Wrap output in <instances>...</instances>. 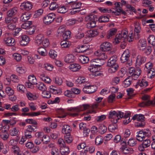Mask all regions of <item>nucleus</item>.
I'll return each instance as SVG.
<instances>
[{
  "label": "nucleus",
  "instance_id": "obj_1",
  "mask_svg": "<svg viewBox=\"0 0 155 155\" xmlns=\"http://www.w3.org/2000/svg\"><path fill=\"white\" fill-rule=\"evenodd\" d=\"M91 65L88 68V70L91 72L92 75L94 76L100 75L101 73L99 71L98 68L103 65L104 62L101 61L98 59H94L91 60Z\"/></svg>",
  "mask_w": 155,
  "mask_h": 155
},
{
  "label": "nucleus",
  "instance_id": "obj_2",
  "mask_svg": "<svg viewBox=\"0 0 155 155\" xmlns=\"http://www.w3.org/2000/svg\"><path fill=\"white\" fill-rule=\"evenodd\" d=\"M128 31L126 30H123L121 32L116 35L114 42L117 44L122 41L127 40L129 42L132 41L134 39V36L132 32L130 33L128 36Z\"/></svg>",
  "mask_w": 155,
  "mask_h": 155
},
{
  "label": "nucleus",
  "instance_id": "obj_3",
  "mask_svg": "<svg viewBox=\"0 0 155 155\" xmlns=\"http://www.w3.org/2000/svg\"><path fill=\"white\" fill-rule=\"evenodd\" d=\"M123 117V113L120 111L116 112L111 110L109 112L108 118L111 119V121L114 124L117 123L118 120Z\"/></svg>",
  "mask_w": 155,
  "mask_h": 155
},
{
  "label": "nucleus",
  "instance_id": "obj_4",
  "mask_svg": "<svg viewBox=\"0 0 155 155\" xmlns=\"http://www.w3.org/2000/svg\"><path fill=\"white\" fill-rule=\"evenodd\" d=\"M116 58L112 57L110 58L107 62V65L110 67L108 70L109 73H114L118 69V66L116 62Z\"/></svg>",
  "mask_w": 155,
  "mask_h": 155
},
{
  "label": "nucleus",
  "instance_id": "obj_5",
  "mask_svg": "<svg viewBox=\"0 0 155 155\" xmlns=\"http://www.w3.org/2000/svg\"><path fill=\"white\" fill-rule=\"evenodd\" d=\"M18 20L17 18L8 17L5 19V23L7 24V27L10 30H12L15 28V23Z\"/></svg>",
  "mask_w": 155,
  "mask_h": 155
},
{
  "label": "nucleus",
  "instance_id": "obj_6",
  "mask_svg": "<svg viewBox=\"0 0 155 155\" xmlns=\"http://www.w3.org/2000/svg\"><path fill=\"white\" fill-rule=\"evenodd\" d=\"M149 97L147 95H145L142 97V99L144 101L139 104V106L141 107L145 106H154L155 104V98L152 101L149 100Z\"/></svg>",
  "mask_w": 155,
  "mask_h": 155
},
{
  "label": "nucleus",
  "instance_id": "obj_7",
  "mask_svg": "<svg viewBox=\"0 0 155 155\" xmlns=\"http://www.w3.org/2000/svg\"><path fill=\"white\" fill-rule=\"evenodd\" d=\"M28 82H26L25 85L28 87L32 88L33 85L36 84L37 80L35 77L33 75H30L28 77Z\"/></svg>",
  "mask_w": 155,
  "mask_h": 155
},
{
  "label": "nucleus",
  "instance_id": "obj_8",
  "mask_svg": "<svg viewBox=\"0 0 155 155\" xmlns=\"http://www.w3.org/2000/svg\"><path fill=\"white\" fill-rule=\"evenodd\" d=\"M55 18V14L53 13H50L44 17V22L45 24H50L53 21Z\"/></svg>",
  "mask_w": 155,
  "mask_h": 155
},
{
  "label": "nucleus",
  "instance_id": "obj_9",
  "mask_svg": "<svg viewBox=\"0 0 155 155\" xmlns=\"http://www.w3.org/2000/svg\"><path fill=\"white\" fill-rule=\"evenodd\" d=\"M97 89V87L95 85H85L83 91L85 93L91 94L95 92Z\"/></svg>",
  "mask_w": 155,
  "mask_h": 155
},
{
  "label": "nucleus",
  "instance_id": "obj_10",
  "mask_svg": "<svg viewBox=\"0 0 155 155\" xmlns=\"http://www.w3.org/2000/svg\"><path fill=\"white\" fill-rule=\"evenodd\" d=\"M20 8L22 10L29 11L32 7L31 3L30 2H24L20 5Z\"/></svg>",
  "mask_w": 155,
  "mask_h": 155
},
{
  "label": "nucleus",
  "instance_id": "obj_11",
  "mask_svg": "<svg viewBox=\"0 0 155 155\" xmlns=\"http://www.w3.org/2000/svg\"><path fill=\"white\" fill-rule=\"evenodd\" d=\"M140 31V27L139 23L137 22L135 23L134 34H133V35L134 37H134L136 39H138L139 38L140 36L139 34Z\"/></svg>",
  "mask_w": 155,
  "mask_h": 155
},
{
  "label": "nucleus",
  "instance_id": "obj_12",
  "mask_svg": "<svg viewBox=\"0 0 155 155\" xmlns=\"http://www.w3.org/2000/svg\"><path fill=\"white\" fill-rule=\"evenodd\" d=\"M68 110L74 113H71V115L72 117H74L78 116V113L81 111L80 106L73 107H70L68 108Z\"/></svg>",
  "mask_w": 155,
  "mask_h": 155
},
{
  "label": "nucleus",
  "instance_id": "obj_13",
  "mask_svg": "<svg viewBox=\"0 0 155 155\" xmlns=\"http://www.w3.org/2000/svg\"><path fill=\"white\" fill-rule=\"evenodd\" d=\"M130 52L128 49L125 50L120 57V60L122 63L127 62L130 56Z\"/></svg>",
  "mask_w": 155,
  "mask_h": 155
},
{
  "label": "nucleus",
  "instance_id": "obj_14",
  "mask_svg": "<svg viewBox=\"0 0 155 155\" xmlns=\"http://www.w3.org/2000/svg\"><path fill=\"white\" fill-rule=\"evenodd\" d=\"M112 47V44L108 42H103L100 45L101 49L103 51H107L110 50Z\"/></svg>",
  "mask_w": 155,
  "mask_h": 155
},
{
  "label": "nucleus",
  "instance_id": "obj_15",
  "mask_svg": "<svg viewBox=\"0 0 155 155\" xmlns=\"http://www.w3.org/2000/svg\"><path fill=\"white\" fill-rule=\"evenodd\" d=\"M15 40L11 37H7L5 35L4 39V43L7 46H13L15 45Z\"/></svg>",
  "mask_w": 155,
  "mask_h": 155
},
{
  "label": "nucleus",
  "instance_id": "obj_16",
  "mask_svg": "<svg viewBox=\"0 0 155 155\" xmlns=\"http://www.w3.org/2000/svg\"><path fill=\"white\" fill-rule=\"evenodd\" d=\"M21 40L20 41V45L23 46H25L30 41L29 37L25 35H22L21 36Z\"/></svg>",
  "mask_w": 155,
  "mask_h": 155
},
{
  "label": "nucleus",
  "instance_id": "obj_17",
  "mask_svg": "<svg viewBox=\"0 0 155 155\" xmlns=\"http://www.w3.org/2000/svg\"><path fill=\"white\" fill-rule=\"evenodd\" d=\"M81 65L78 63H73L70 64L68 66L69 69L73 72L78 71L81 68Z\"/></svg>",
  "mask_w": 155,
  "mask_h": 155
},
{
  "label": "nucleus",
  "instance_id": "obj_18",
  "mask_svg": "<svg viewBox=\"0 0 155 155\" xmlns=\"http://www.w3.org/2000/svg\"><path fill=\"white\" fill-rule=\"evenodd\" d=\"M146 61V58L143 56L138 55L137 56L136 61V65L140 66L144 63Z\"/></svg>",
  "mask_w": 155,
  "mask_h": 155
},
{
  "label": "nucleus",
  "instance_id": "obj_19",
  "mask_svg": "<svg viewBox=\"0 0 155 155\" xmlns=\"http://www.w3.org/2000/svg\"><path fill=\"white\" fill-rule=\"evenodd\" d=\"M49 91L53 94H60L62 92L61 90L53 86H51L49 87Z\"/></svg>",
  "mask_w": 155,
  "mask_h": 155
},
{
  "label": "nucleus",
  "instance_id": "obj_20",
  "mask_svg": "<svg viewBox=\"0 0 155 155\" xmlns=\"http://www.w3.org/2000/svg\"><path fill=\"white\" fill-rule=\"evenodd\" d=\"M75 60V57L72 54H69L66 55L64 59V61L68 63L74 62Z\"/></svg>",
  "mask_w": 155,
  "mask_h": 155
},
{
  "label": "nucleus",
  "instance_id": "obj_21",
  "mask_svg": "<svg viewBox=\"0 0 155 155\" xmlns=\"http://www.w3.org/2000/svg\"><path fill=\"white\" fill-rule=\"evenodd\" d=\"M44 39V38L43 35L41 34L38 35L35 39V44L38 46L41 45Z\"/></svg>",
  "mask_w": 155,
  "mask_h": 155
},
{
  "label": "nucleus",
  "instance_id": "obj_22",
  "mask_svg": "<svg viewBox=\"0 0 155 155\" xmlns=\"http://www.w3.org/2000/svg\"><path fill=\"white\" fill-rule=\"evenodd\" d=\"M26 95L28 99L30 101L35 100L38 97L37 95L35 93H31L29 91L27 92Z\"/></svg>",
  "mask_w": 155,
  "mask_h": 155
},
{
  "label": "nucleus",
  "instance_id": "obj_23",
  "mask_svg": "<svg viewBox=\"0 0 155 155\" xmlns=\"http://www.w3.org/2000/svg\"><path fill=\"white\" fill-rule=\"evenodd\" d=\"M71 130V128L69 126L65 124L63 126L61 131L63 134H70Z\"/></svg>",
  "mask_w": 155,
  "mask_h": 155
},
{
  "label": "nucleus",
  "instance_id": "obj_24",
  "mask_svg": "<svg viewBox=\"0 0 155 155\" xmlns=\"http://www.w3.org/2000/svg\"><path fill=\"white\" fill-rule=\"evenodd\" d=\"M81 2L77 0L68 6L70 7L71 8L73 9H77L80 8L81 6Z\"/></svg>",
  "mask_w": 155,
  "mask_h": 155
},
{
  "label": "nucleus",
  "instance_id": "obj_25",
  "mask_svg": "<svg viewBox=\"0 0 155 155\" xmlns=\"http://www.w3.org/2000/svg\"><path fill=\"white\" fill-rule=\"evenodd\" d=\"M117 31V29L116 28H114L110 29L107 34V38L108 39L112 38V36L114 35L116 33Z\"/></svg>",
  "mask_w": 155,
  "mask_h": 155
},
{
  "label": "nucleus",
  "instance_id": "obj_26",
  "mask_svg": "<svg viewBox=\"0 0 155 155\" xmlns=\"http://www.w3.org/2000/svg\"><path fill=\"white\" fill-rule=\"evenodd\" d=\"M30 14L28 12H25L23 13L20 17V20L22 21H27L30 18Z\"/></svg>",
  "mask_w": 155,
  "mask_h": 155
},
{
  "label": "nucleus",
  "instance_id": "obj_27",
  "mask_svg": "<svg viewBox=\"0 0 155 155\" xmlns=\"http://www.w3.org/2000/svg\"><path fill=\"white\" fill-rule=\"evenodd\" d=\"M19 133L18 128L14 127L11 128L9 130L10 135L12 136H17Z\"/></svg>",
  "mask_w": 155,
  "mask_h": 155
},
{
  "label": "nucleus",
  "instance_id": "obj_28",
  "mask_svg": "<svg viewBox=\"0 0 155 155\" xmlns=\"http://www.w3.org/2000/svg\"><path fill=\"white\" fill-rule=\"evenodd\" d=\"M144 116L141 114H135L132 118L133 120H136L139 121H144Z\"/></svg>",
  "mask_w": 155,
  "mask_h": 155
},
{
  "label": "nucleus",
  "instance_id": "obj_29",
  "mask_svg": "<svg viewBox=\"0 0 155 155\" xmlns=\"http://www.w3.org/2000/svg\"><path fill=\"white\" fill-rule=\"evenodd\" d=\"M78 59L82 64L87 63L89 61L88 57L84 55H80L79 56Z\"/></svg>",
  "mask_w": 155,
  "mask_h": 155
},
{
  "label": "nucleus",
  "instance_id": "obj_30",
  "mask_svg": "<svg viewBox=\"0 0 155 155\" xmlns=\"http://www.w3.org/2000/svg\"><path fill=\"white\" fill-rule=\"evenodd\" d=\"M131 82V79L130 77L127 78L123 81L122 85L124 87H127L130 86Z\"/></svg>",
  "mask_w": 155,
  "mask_h": 155
},
{
  "label": "nucleus",
  "instance_id": "obj_31",
  "mask_svg": "<svg viewBox=\"0 0 155 155\" xmlns=\"http://www.w3.org/2000/svg\"><path fill=\"white\" fill-rule=\"evenodd\" d=\"M40 78L43 81L47 84L50 83L51 81V80L48 76H45L44 74H41Z\"/></svg>",
  "mask_w": 155,
  "mask_h": 155
},
{
  "label": "nucleus",
  "instance_id": "obj_32",
  "mask_svg": "<svg viewBox=\"0 0 155 155\" xmlns=\"http://www.w3.org/2000/svg\"><path fill=\"white\" fill-rule=\"evenodd\" d=\"M88 34L89 37H94L98 35L99 31L97 29H92L89 31H88Z\"/></svg>",
  "mask_w": 155,
  "mask_h": 155
},
{
  "label": "nucleus",
  "instance_id": "obj_33",
  "mask_svg": "<svg viewBox=\"0 0 155 155\" xmlns=\"http://www.w3.org/2000/svg\"><path fill=\"white\" fill-rule=\"evenodd\" d=\"M147 72L148 78L151 79L155 77V69H151Z\"/></svg>",
  "mask_w": 155,
  "mask_h": 155
},
{
  "label": "nucleus",
  "instance_id": "obj_34",
  "mask_svg": "<svg viewBox=\"0 0 155 155\" xmlns=\"http://www.w3.org/2000/svg\"><path fill=\"white\" fill-rule=\"evenodd\" d=\"M38 52L40 55L43 56H45L47 54V52L46 49L42 47L39 48L38 49Z\"/></svg>",
  "mask_w": 155,
  "mask_h": 155
},
{
  "label": "nucleus",
  "instance_id": "obj_35",
  "mask_svg": "<svg viewBox=\"0 0 155 155\" xmlns=\"http://www.w3.org/2000/svg\"><path fill=\"white\" fill-rule=\"evenodd\" d=\"M36 85V87L38 89L42 92L47 89L46 86L43 83L38 82Z\"/></svg>",
  "mask_w": 155,
  "mask_h": 155
},
{
  "label": "nucleus",
  "instance_id": "obj_36",
  "mask_svg": "<svg viewBox=\"0 0 155 155\" xmlns=\"http://www.w3.org/2000/svg\"><path fill=\"white\" fill-rule=\"evenodd\" d=\"M140 50L143 51L147 55L150 54L152 51L151 48L149 46H147L144 48L140 49Z\"/></svg>",
  "mask_w": 155,
  "mask_h": 155
},
{
  "label": "nucleus",
  "instance_id": "obj_37",
  "mask_svg": "<svg viewBox=\"0 0 155 155\" xmlns=\"http://www.w3.org/2000/svg\"><path fill=\"white\" fill-rule=\"evenodd\" d=\"M138 48L141 49V48L145 47L146 45V41L144 39H140L138 41L137 44Z\"/></svg>",
  "mask_w": 155,
  "mask_h": 155
},
{
  "label": "nucleus",
  "instance_id": "obj_38",
  "mask_svg": "<svg viewBox=\"0 0 155 155\" xmlns=\"http://www.w3.org/2000/svg\"><path fill=\"white\" fill-rule=\"evenodd\" d=\"M17 8H14L8 10L7 12L8 17H10L11 16L16 14L17 12Z\"/></svg>",
  "mask_w": 155,
  "mask_h": 155
},
{
  "label": "nucleus",
  "instance_id": "obj_39",
  "mask_svg": "<svg viewBox=\"0 0 155 155\" xmlns=\"http://www.w3.org/2000/svg\"><path fill=\"white\" fill-rule=\"evenodd\" d=\"M103 138L101 136H97L95 139V143L97 145L101 144L103 142Z\"/></svg>",
  "mask_w": 155,
  "mask_h": 155
},
{
  "label": "nucleus",
  "instance_id": "obj_40",
  "mask_svg": "<svg viewBox=\"0 0 155 155\" xmlns=\"http://www.w3.org/2000/svg\"><path fill=\"white\" fill-rule=\"evenodd\" d=\"M60 152L63 155H67L69 153V150L68 147L65 146L63 148H60Z\"/></svg>",
  "mask_w": 155,
  "mask_h": 155
},
{
  "label": "nucleus",
  "instance_id": "obj_41",
  "mask_svg": "<svg viewBox=\"0 0 155 155\" xmlns=\"http://www.w3.org/2000/svg\"><path fill=\"white\" fill-rule=\"evenodd\" d=\"M98 130L99 132L103 134L107 131V127L103 124H100L98 127Z\"/></svg>",
  "mask_w": 155,
  "mask_h": 155
},
{
  "label": "nucleus",
  "instance_id": "obj_42",
  "mask_svg": "<svg viewBox=\"0 0 155 155\" xmlns=\"http://www.w3.org/2000/svg\"><path fill=\"white\" fill-rule=\"evenodd\" d=\"M142 88L146 87L148 85V82L144 79H142L138 84Z\"/></svg>",
  "mask_w": 155,
  "mask_h": 155
},
{
  "label": "nucleus",
  "instance_id": "obj_43",
  "mask_svg": "<svg viewBox=\"0 0 155 155\" xmlns=\"http://www.w3.org/2000/svg\"><path fill=\"white\" fill-rule=\"evenodd\" d=\"M12 152L15 154L16 155L21 151L19 147L17 146H12L11 148Z\"/></svg>",
  "mask_w": 155,
  "mask_h": 155
},
{
  "label": "nucleus",
  "instance_id": "obj_44",
  "mask_svg": "<svg viewBox=\"0 0 155 155\" xmlns=\"http://www.w3.org/2000/svg\"><path fill=\"white\" fill-rule=\"evenodd\" d=\"M87 82L86 79L83 77H79L76 80V82L79 84L85 83Z\"/></svg>",
  "mask_w": 155,
  "mask_h": 155
},
{
  "label": "nucleus",
  "instance_id": "obj_45",
  "mask_svg": "<svg viewBox=\"0 0 155 155\" xmlns=\"http://www.w3.org/2000/svg\"><path fill=\"white\" fill-rule=\"evenodd\" d=\"M5 92L6 94L8 96L12 95L14 94V91L10 87H6Z\"/></svg>",
  "mask_w": 155,
  "mask_h": 155
},
{
  "label": "nucleus",
  "instance_id": "obj_46",
  "mask_svg": "<svg viewBox=\"0 0 155 155\" xmlns=\"http://www.w3.org/2000/svg\"><path fill=\"white\" fill-rule=\"evenodd\" d=\"M147 40L150 44L153 45L155 44V37L154 35H150L147 39Z\"/></svg>",
  "mask_w": 155,
  "mask_h": 155
},
{
  "label": "nucleus",
  "instance_id": "obj_47",
  "mask_svg": "<svg viewBox=\"0 0 155 155\" xmlns=\"http://www.w3.org/2000/svg\"><path fill=\"white\" fill-rule=\"evenodd\" d=\"M60 45L62 48H68L70 47L71 44L68 41H62L61 42Z\"/></svg>",
  "mask_w": 155,
  "mask_h": 155
},
{
  "label": "nucleus",
  "instance_id": "obj_48",
  "mask_svg": "<svg viewBox=\"0 0 155 155\" xmlns=\"http://www.w3.org/2000/svg\"><path fill=\"white\" fill-rule=\"evenodd\" d=\"M9 134L5 130L2 132L1 135V138L4 140H7L9 137Z\"/></svg>",
  "mask_w": 155,
  "mask_h": 155
},
{
  "label": "nucleus",
  "instance_id": "obj_49",
  "mask_svg": "<svg viewBox=\"0 0 155 155\" xmlns=\"http://www.w3.org/2000/svg\"><path fill=\"white\" fill-rule=\"evenodd\" d=\"M58 7V5L57 3L55 2H53L51 3L49 8L51 11L54 10Z\"/></svg>",
  "mask_w": 155,
  "mask_h": 155
},
{
  "label": "nucleus",
  "instance_id": "obj_50",
  "mask_svg": "<svg viewBox=\"0 0 155 155\" xmlns=\"http://www.w3.org/2000/svg\"><path fill=\"white\" fill-rule=\"evenodd\" d=\"M57 144L60 148H63L65 146V143L62 138H59L57 141Z\"/></svg>",
  "mask_w": 155,
  "mask_h": 155
},
{
  "label": "nucleus",
  "instance_id": "obj_51",
  "mask_svg": "<svg viewBox=\"0 0 155 155\" xmlns=\"http://www.w3.org/2000/svg\"><path fill=\"white\" fill-rule=\"evenodd\" d=\"M31 21H28L21 25V28L24 29H27L31 25Z\"/></svg>",
  "mask_w": 155,
  "mask_h": 155
},
{
  "label": "nucleus",
  "instance_id": "obj_52",
  "mask_svg": "<svg viewBox=\"0 0 155 155\" xmlns=\"http://www.w3.org/2000/svg\"><path fill=\"white\" fill-rule=\"evenodd\" d=\"M43 12V9L41 8L40 9L35 12L34 17L35 18L39 17L42 14Z\"/></svg>",
  "mask_w": 155,
  "mask_h": 155
},
{
  "label": "nucleus",
  "instance_id": "obj_53",
  "mask_svg": "<svg viewBox=\"0 0 155 155\" xmlns=\"http://www.w3.org/2000/svg\"><path fill=\"white\" fill-rule=\"evenodd\" d=\"M48 55L50 58L52 59H55L57 56V53L53 50H51L49 52Z\"/></svg>",
  "mask_w": 155,
  "mask_h": 155
},
{
  "label": "nucleus",
  "instance_id": "obj_54",
  "mask_svg": "<svg viewBox=\"0 0 155 155\" xmlns=\"http://www.w3.org/2000/svg\"><path fill=\"white\" fill-rule=\"evenodd\" d=\"M122 150L123 153L125 154L132 153L133 152V149L129 147L123 148Z\"/></svg>",
  "mask_w": 155,
  "mask_h": 155
},
{
  "label": "nucleus",
  "instance_id": "obj_55",
  "mask_svg": "<svg viewBox=\"0 0 155 155\" xmlns=\"http://www.w3.org/2000/svg\"><path fill=\"white\" fill-rule=\"evenodd\" d=\"M136 143L137 141L136 139L133 138L129 139L127 142L128 145L132 147L134 146Z\"/></svg>",
  "mask_w": 155,
  "mask_h": 155
},
{
  "label": "nucleus",
  "instance_id": "obj_56",
  "mask_svg": "<svg viewBox=\"0 0 155 155\" xmlns=\"http://www.w3.org/2000/svg\"><path fill=\"white\" fill-rule=\"evenodd\" d=\"M16 70L18 73L19 74H23L25 72V68L21 66H17Z\"/></svg>",
  "mask_w": 155,
  "mask_h": 155
},
{
  "label": "nucleus",
  "instance_id": "obj_57",
  "mask_svg": "<svg viewBox=\"0 0 155 155\" xmlns=\"http://www.w3.org/2000/svg\"><path fill=\"white\" fill-rule=\"evenodd\" d=\"M98 20L100 22H105L109 21V18L107 16L102 15L100 17Z\"/></svg>",
  "mask_w": 155,
  "mask_h": 155
},
{
  "label": "nucleus",
  "instance_id": "obj_58",
  "mask_svg": "<svg viewBox=\"0 0 155 155\" xmlns=\"http://www.w3.org/2000/svg\"><path fill=\"white\" fill-rule=\"evenodd\" d=\"M44 68L46 70L51 71L53 69L54 67L52 64L47 63L44 64Z\"/></svg>",
  "mask_w": 155,
  "mask_h": 155
},
{
  "label": "nucleus",
  "instance_id": "obj_59",
  "mask_svg": "<svg viewBox=\"0 0 155 155\" xmlns=\"http://www.w3.org/2000/svg\"><path fill=\"white\" fill-rule=\"evenodd\" d=\"M65 30V26L62 25L60 26L58 30V33L59 35H61L64 33Z\"/></svg>",
  "mask_w": 155,
  "mask_h": 155
},
{
  "label": "nucleus",
  "instance_id": "obj_60",
  "mask_svg": "<svg viewBox=\"0 0 155 155\" xmlns=\"http://www.w3.org/2000/svg\"><path fill=\"white\" fill-rule=\"evenodd\" d=\"M86 26L88 28H94L96 26V22L95 21L93 20L87 23Z\"/></svg>",
  "mask_w": 155,
  "mask_h": 155
},
{
  "label": "nucleus",
  "instance_id": "obj_61",
  "mask_svg": "<svg viewBox=\"0 0 155 155\" xmlns=\"http://www.w3.org/2000/svg\"><path fill=\"white\" fill-rule=\"evenodd\" d=\"M64 140L67 143H70L72 141V138L71 135L70 134L66 135L64 137Z\"/></svg>",
  "mask_w": 155,
  "mask_h": 155
},
{
  "label": "nucleus",
  "instance_id": "obj_62",
  "mask_svg": "<svg viewBox=\"0 0 155 155\" xmlns=\"http://www.w3.org/2000/svg\"><path fill=\"white\" fill-rule=\"evenodd\" d=\"M106 116L105 115H102L97 116L95 117V120L97 122H101L105 119Z\"/></svg>",
  "mask_w": 155,
  "mask_h": 155
},
{
  "label": "nucleus",
  "instance_id": "obj_63",
  "mask_svg": "<svg viewBox=\"0 0 155 155\" xmlns=\"http://www.w3.org/2000/svg\"><path fill=\"white\" fill-rule=\"evenodd\" d=\"M44 143L47 144L50 141V138L47 135H44L42 139Z\"/></svg>",
  "mask_w": 155,
  "mask_h": 155
},
{
  "label": "nucleus",
  "instance_id": "obj_64",
  "mask_svg": "<svg viewBox=\"0 0 155 155\" xmlns=\"http://www.w3.org/2000/svg\"><path fill=\"white\" fill-rule=\"evenodd\" d=\"M35 29L34 27L30 26L27 30L26 34L31 35L34 33Z\"/></svg>",
  "mask_w": 155,
  "mask_h": 155
}]
</instances>
